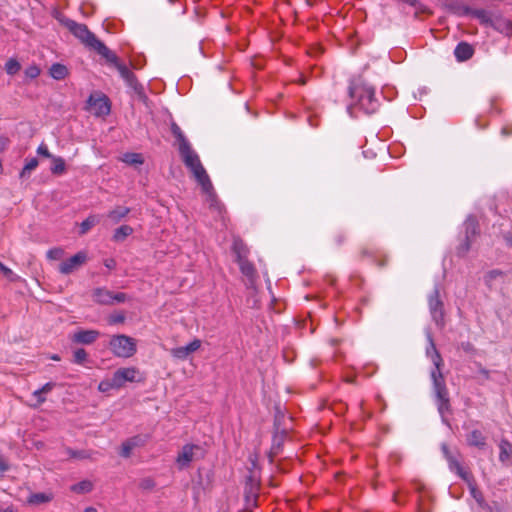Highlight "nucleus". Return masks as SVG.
<instances>
[{"label": "nucleus", "mask_w": 512, "mask_h": 512, "mask_svg": "<svg viewBox=\"0 0 512 512\" xmlns=\"http://www.w3.org/2000/svg\"><path fill=\"white\" fill-rule=\"evenodd\" d=\"M63 254H64L63 249L53 248V249L48 250L47 257L52 260H59L62 258Z\"/></svg>", "instance_id": "47"}, {"label": "nucleus", "mask_w": 512, "mask_h": 512, "mask_svg": "<svg viewBox=\"0 0 512 512\" xmlns=\"http://www.w3.org/2000/svg\"><path fill=\"white\" fill-rule=\"evenodd\" d=\"M503 277H504L503 271H501L499 269L490 270L484 275V282L491 289V288H493L495 281L499 278L502 279Z\"/></svg>", "instance_id": "29"}, {"label": "nucleus", "mask_w": 512, "mask_h": 512, "mask_svg": "<svg viewBox=\"0 0 512 512\" xmlns=\"http://www.w3.org/2000/svg\"><path fill=\"white\" fill-rule=\"evenodd\" d=\"M52 174L55 175H61L66 170L65 161L60 156H54L52 157V166L50 168Z\"/></svg>", "instance_id": "31"}, {"label": "nucleus", "mask_w": 512, "mask_h": 512, "mask_svg": "<svg viewBox=\"0 0 512 512\" xmlns=\"http://www.w3.org/2000/svg\"><path fill=\"white\" fill-rule=\"evenodd\" d=\"M92 489L93 483L89 480H83L71 486V491L78 494L89 493Z\"/></svg>", "instance_id": "32"}, {"label": "nucleus", "mask_w": 512, "mask_h": 512, "mask_svg": "<svg viewBox=\"0 0 512 512\" xmlns=\"http://www.w3.org/2000/svg\"><path fill=\"white\" fill-rule=\"evenodd\" d=\"M202 191L205 194V197H206L205 200L209 204V207L213 208V209H220L219 201H218L217 196L213 190V186L211 185V187L208 190H202Z\"/></svg>", "instance_id": "36"}, {"label": "nucleus", "mask_w": 512, "mask_h": 512, "mask_svg": "<svg viewBox=\"0 0 512 512\" xmlns=\"http://www.w3.org/2000/svg\"><path fill=\"white\" fill-rule=\"evenodd\" d=\"M84 512H97V510L94 507H87Z\"/></svg>", "instance_id": "60"}, {"label": "nucleus", "mask_w": 512, "mask_h": 512, "mask_svg": "<svg viewBox=\"0 0 512 512\" xmlns=\"http://www.w3.org/2000/svg\"><path fill=\"white\" fill-rule=\"evenodd\" d=\"M507 246L512 247V232L505 233L503 236Z\"/></svg>", "instance_id": "56"}, {"label": "nucleus", "mask_w": 512, "mask_h": 512, "mask_svg": "<svg viewBox=\"0 0 512 512\" xmlns=\"http://www.w3.org/2000/svg\"><path fill=\"white\" fill-rule=\"evenodd\" d=\"M1 512H13V510H12V509H10V508H7V509H5V510H1Z\"/></svg>", "instance_id": "62"}, {"label": "nucleus", "mask_w": 512, "mask_h": 512, "mask_svg": "<svg viewBox=\"0 0 512 512\" xmlns=\"http://www.w3.org/2000/svg\"><path fill=\"white\" fill-rule=\"evenodd\" d=\"M53 499V495L51 493L46 492H38V493H32L27 498V502L30 505H40L43 503H48Z\"/></svg>", "instance_id": "21"}, {"label": "nucleus", "mask_w": 512, "mask_h": 512, "mask_svg": "<svg viewBox=\"0 0 512 512\" xmlns=\"http://www.w3.org/2000/svg\"><path fill=\"white\" fill-rule=\"evenodd\" d=\"M125 321V314L123 312L112 313L108 317V323L110 325L120 324Z\"/></svg>", "instance_id": "43"}, {"label": "nucleus", "mask_w": 512, "mask_h": 512, "mask_svg": "<svg viewBox=\"0 0 512 512\" xmlns=\"http://www.w3.org/2000/svg\"><path fill=\"white\" fill-rule=\"evenodd\" d=\"M171 131L177 140L179 150L184 147L183 145H190L186 140L185 136L183 135L180 127L174 122L171 125Z\"/></svg>", "instance_id": "35"}, {"label": "nucleus", "mask_w": 512, "mask_h": 512, "mask_svg": "<svg viewBox=\"0 0 512 512\" xmlns=\"http://www.w3.org/2000/svg\"><path fill=\"white\" fill-rule=\"evenodd\" d=\"M105 266L107 268H112L114 266V261L113 260L106 261Z\"/></svg>", "instance_id": "59"}, {"label": "nucleus", "mask_w": 512, "mask_h": 512, "mask_svg": "<svg viewBox=\"0 0 512 512\" xmlns=\"http://www.w3.org/2000/svg\"><path fill=\"white\" fill-rule=\"evenodd\" d=\"M0 271L4 274L6 278H8L10 281H16L18 279V276L7 266H5L3 263L0 264Z\"/></svg>", "instance_id": "46"}, {"label": "nucleus", "mask_w": 512, "mask_h": 512, "mask_svg": "<svg viewBox=\"0 0 512 512\" xmlns=\"http://www.w3.org/2000/svg\"><path fill=\"white\" fill-rule=\"evenodd\" d=\"M133 451V447L129 444V442L126 440L122 443L120 455L124 458L130 457L131 453Z\"/></svg>", "instance_id": "49"}, {"label": "nucleus", "mask_w": 512, "mask_h": 512, "mask_svg": "<svg viewBox=\"0 0 512 512\" xmlns=\"http://www.w3.org/2000/svg\"><path fill=\"white\" fill-rule=\"evenodd\" d=\"M232 250L236 255V261H239L241 258H247L248 249L241 239H234Z\"/></svg>", "instance_id": "24"}, {"label": "nucleus", "mask_w": 512, "mask_h": 512, "mask_svg": "<svg viewBox=\"0 0 512 512\" xmlns=\"http://www.w3.org/2000/svg\"><path fill=\"white\" fill-rule=\"evenodd\" d=\"M99 336L100 332L97 330L80 329L71 336V341L77 344L90 345L94 343Z\"/></svg>", "instance_id": "10"}, {"label": "nucleus", "mask_w": 512, "mask_h": 512, "mask_svg": "<svg viewBox=\"0 0 512 512\" xmlns=\"http://www.w3.org/2000/svg\"><path fill=\"white\" fill-rule=\"evenodd\" d=\"M57 20L61 25L66 27L74 37H76L86 48L96 51L107 62H115L116 54L112 52L94 33H92L87 25L78 23L63 15H59Z\"/></svg>", "instance_id": "2"}, {"label": "nucleus", "mask_w": 512, "mask_h": 512, "mask_svg": "<svg viewBox=\"0 0 512 512\" xmlns=\"http://www.w3.org/2000/svg\"><path fill=\"white\" fill-rule=\"evenodd\" d=\"M55 386L53 382H47L41 388H39V392H43L44 394L49 393Z\"/></svg>", "instance_id": "52"}, {"label": "nucleus", "mask_w": 512, "mask_h": 512, "mask_svg": "<svg viewBox=\"0 0 512 512\" xmlns=\"http://www.w3.org/2000/svg\"><path fill=\"white\" fill-rule=\"evenodd\" d=\"M140 486L143 489H150L154 486V482L150 478H146L141 481Z\"/></svg>", "instance_id": "53"}, {"label": "nucleus", "mask_w": 512, "mask_h": 512, "mask_svg": "<svg viewBox=\"0 0 512 512\" xmlns=\"http://www.w3.org/2000/svg\"><path fill=\"white\" fill-rule=\"evenodd\" d=\"M112 294V291L104 287H99L93 290L92 298L94 302L100 305H112Z\"/></svg>", "instance_id": "15"}, {"label": "nucleus", "mask_w": 512, "mask_h": 512, "mask_svg": "<svg viewBox=\"0 0 512 512\" xmlns=\"http://www.w3.org/2000/svg\"><path fill=\"white\" fill-rule=\"evenodd\" d=\"M37 153L39 155H42L46 158H51L54 157L48 150L47 146L45 144H40L37 148Z\"/></svg>", "instance_id": "50"}, {"label": "nucleus", "mask_w": 512, "mask_h": 512, "mask_svg": "<svg viewBox=\"0 0 512 512\" xmlns=\"http://www.w3.org/2000/svg\"><path fill=\"white\" fill-rule=\"evenodd\" d=\"M51 359L55 360V361H59L60 357L57 354H54V355L51 356Z\"/></svg>", "instance_id": "61"}, {"label": "nucleus", "mask_w": 512, "mask_h": 512, "mask_svg": "<svg viewBox=\"0 0 512 512\" xmlns=\"http://www.w3.org/2000/svg\"><path fill=\"white\" fill-rule=\"evenodd\" d=\"M9 140L5 136H0V151L7 148Z\"/></svg>", "instance_id": "55"}, {"label": "nucleus", "mask_w": 512, "mask_h": 512, "mask_svg": "<svg viewBox=\"0 0 512 512\" xmlns=\"http://www.w3.org/2000/svg\"><path fill=\"white\" fill-rule=\"evenodd\" d=\"M349 94L355 105L367 114L376 112L379 108V101L375 98L374 89L363 83H352L349 87Z\"/></svg>", "instance_id": "3"}, {"label": "nucleus", "mask_w": 512, "mask_h": 512, "mask_svg": "<svg viewBox=\"0 0 512 512\" xmlns=\"http://www.w3.org/2000/svg\"><path fill=\"white\" fill-rule=\"evenodd\" d=\"M49 75L55 80H63L68 75V69L61 63H54L49 69Z\"/></svg>", "instance_id": "22"}, {"label": "nucleus", "mask_w": 512, "mask_h": 512, "mask_svg": "<svg viewBox=\"0 0 512 512\" xmlns=\"http://www.w3.org/2000/svg\"><path fill=\"white\" fill-rule=\"evenodd\" d=\"M500 454L499 459L501 462L506 463L512 456V444L507 440H502L499 445Z\"/></svg>", "instance_id": "25"}, {"label": "nucleus", "mask_w": 512, "mask_h": 512, "mask_svg": "<svg viewBox=\"0 0 512 512\" xmlns=\"http://www.w3.org/2000/svg\"><path fill=\"white\" fill-rule=\"evenodd\" d=\"M65 453L69 458L77 459V460H84L91 458V452L88 450H75L72 448H66Z\"/></svg>", "instance_id": "33"}, {"label": "nucleus", "mask_w": 512, "mask_h": 512, "mask_svg": "<svg viewBox=\"0 0 512 512\" xmlns=\"http://www.w3.org/2000/svg\"><path fill=\"white\" fill-rule=\"evenodd\" d=\"M100 222V217L98 215H90L85 220H83L80 224L79 234H86L93 226Z\"/></svg>", "instance_id": "26"}, {"label": "nucleus", "mask_w": 512, "mask_h": 512, "mask_svg": "<svg viewBox=\"0 0 512 512\" xmlns=\"http://www.w3.org/2000/svg\"><path fill=\"white\" fill-rule=\"evenodd\" d=\"M87 260V254L84 251H80L73 255L72 257L68 258L67 260L63 261L59 267L58 270L61 274L69 275L73 273L75 270L80 268Z\"/></svg>", "instance_id": "8"}, {"label": "nucleus", "mask_w": 512, "mask_h": 512, "mask_svg": "<svg viewBox=\"0 0 512 512\" xmlns=\"http://www.w3.org/2000/svg\"><path fill=\"white\" fill-rule=\"evenodd\" d=\"M121 160L128 165H140L143 163V157L140 153L127 152L123 154Z\"/></svg>", "instance_id": "34"}, {"label": "nucleus", "mask_w": 512, "mask_h": 512, "mask_svg": "<svg viewBox=\"0 0 512 512\" xmlns=\"http://www.w3.org/2000/svg\"><path fill=\"white\" fill-rule=\"evenodd\" d=\"M471 242H472V240H470V238L465 237L464 242L462 244H460L459 247L457 248V254L459 256L466 255V253L470 250Z\"/></svg>", "instance_id": "45"}, {"label": "nucleus", "mask_w": 512, "mask_h": 512, "mask_svg": "<svg viewBox=\"0 0 512 512\" xmlns=\"http://www.w3.org/2000/svg\"><path fill=\"white\" fill-rule=\"evenodd\" d=\"M184 147L179 150L182 160L186 167L192 171L198 166H201V162L197 153L191 148L190 145H183Z\"/></svg>", "instance_id": "9"}, {"label": "nucleus", "mask_w": 512, "mask_h": 512, "mask_svg": "<svg viewBox=\"0 0 512 512\" xmlns=\"http://www.w3.org/2000/svg\"><path fill=\"white\" fill-rule=\"evenodd\" d=\"M43 395H44V393L39 392V389H37L33 392V396L37 398L38 403H43L46 400Z\"/></svg>", "instance_id": "54"}, {"label": "nucleus", "mask_w": 512, "mask_h": 512, "mask_svg": "<svg viewBox=\"0 0 512 512\" xmlns=\"http://www.w3.org/2000/svg\"><path fill=\"white\" fill-rule=\"evenodd\" d=\"M203 456L202 449L197 445H185L176 457V464L183 469L189 464Z\"/></svg>", "instance_id": "7"}, {"label": "nucleus", "mask_w": 512, "mask_h": 512, "mask_svg": "<svg viewBox=\"0 0 512 512\" xmlns=\"http://www.w3.org/2000/svg\"><path fill=\"white\" fill-rule=\"evenodd\" d=\"M489 27H492L504 34H509L511 32V22L497 14H493Z\"/></svg>", "instance_id": "17"}, {"label": "nucleus", "mask_w": 512, "mask_h": 512, "mask_svg": "<svg viewBox=\"0 0 512 512\" xmlns=\"http://www.w3.org/2000/svg\"><path fill=\"white\" fill-rule=\"evenodd\" d=\"M112 389H119V386L114 384L113 376L110 379L102 380L98 385V390L103 393L109 392Z\"/></svg>", "instance_id": "40"}, {"label": "nucleus", "mask_w": 512, "mask_h": 512, "mask_svg": "<svg viewBox=\"0 0 512 512\" xmlns=\"http://www.w3.org/2000/svg\"><path fill=\"white\" fill-rule=\"evenodd\" d=\"M478 233V223L473 217L467 218L465 221V236L472 240Z\"/></svg>", "instance_id": "30"}, {"label": "nucleus", "mask_w": 512, "mask_h": 512, "mask_svg": "<svg viewBox=\"0 0 512 512\" xmlns=\"http://www.w3.org/2000/svg\"><path fill=\"white\" fill-rule=\"evenodd\" d=\"M442 451L449 464L450 470L456 472L461 478L466 479V472L463 470L457 457L449 451L446 444L442 445Z\"/></svg>", "instance_id": "13"}, {"label": "nucleus", "mask_w": 512, "mask_h": 512, "mask_svg": "<svg viewBox=\"0 0 512 512\" xmlns=\"http://www.w3.org/2000/svg\"><path fill=\"white\" fill-rule=\"evenodd\" d=\"M109 63L115 65L120 76L123 78V80L127 83L128 86H130L132 88H136L137 80H136L135 75L126 65H124L118 61L117 56H116L115 62H109Z\"/></svg>", "instance_id": "14"}, {"label": "nucleus", "mask_w": 512, "mask_h": 512, "mask_svg": "<svg viewBox=\"0 0 512 512\" xmlns=\"http://www.w3.org/2000/svg\"><path fill=\"white\" fill-rule=\"evenodd\" d=\"M428 307L430 311V315L435 325L443 329L445 326V312H444V303L440 299V291L439 287L436 285L433 291L428 296Z\"/></svg>", "instance_id": "5"}, {"label": "nucleus", "mask_w": 512, "mask_h": 512, "mask_svg": "<svg viewBox=\"0 0 512 512\" xmlns=\"http://www.w3.org/2000/svg\"><path fill=\"white\" fill-rule=\"evenodd\" d=\"M137 373L138 371L134 367L120 368L116 370L113 374L114 384L118 385L120 388L126 382H133L135 381Z\"/></svg>", "instance_id": "11"}, {"label": "nucleus", "mask_w": 512, "mask_h": 512, "mask_svg": "<svg viewBox=\"0 0 512 512\" xmlns=\"http://www.w3.org/2000/svg\"><path fill=\"white\" fill-rule=\"evenodd\" d=\"M20 68V63L14 58H10L5 64V70L8 75H15Z\"/></svg>", "instance_id": "41"}, {"label": "nucleus", "mask_w": 512, "mask_h": 512, "mask_svg": "<svg viewBox=\"0 0 512 512\" xmlns=\"http://www.w3.org/2000/svg\"><path fill=\"white\" fill-rule=\"evenodd\" d=\"M9 469L6 459L0 454V475Z\"/></svg>", "instance_id": "51"}, {"label": "nucleus", "mask_w": 512, "mask_h": 512, "mask_svg": "<svg viewBox=\"0 0 512 512\" xmlns=\"http://www.w3.org/2000/svg\"><path fill=\"white\" fill-rule=\"evenodd\" d=\"M129 300V296L123 292H117L112 294V305L116 303H124Z\"/></svg>", "instance_id": "48"}, {"label": "nucleus", "mask_w": 512, "mask_h": 512, "mask_svg": "<svg viewBox=\"0 0 512 512\" xmlns=\"http://www.w3.org/2000/svg\"><path fill=\"white\" fill-rule=\"evenodd\" d=\"M450 9L453 13L459 15V16H464V15H471L472 13V8L468 7L467 5H464L462 3H453L450 5Z\"/></svg>", "instance_id": "38"}, {"label": "nucleus", "mask_w": 512, "mask_h": 512, "mask_svg": "<svg viewBox=\"0 0 512 512\" xmlns=\"http://www.w3.org/2000/svg\"><path fill=\"white\" fill-rule=\"evenodd\" d=\"M88 358V354L83 348H78L73 352L72 362L77 365H83Z\"/></svg>", "instance_id": "39"}, {"label": "nucleus", "mask_w": 512, "mask_h": 512, "mask_svg": "<svg viewBox=\"0 0 512 512\" xmlns=\"http://www.w3.org/2000/svg\"><path fill=\"white\" fill-rule=\"evenodd\" d=\"M198 476H199V479H200L199 487H197V486H194V487H193V489L195 490V494H197V495L199 494L200 489H204V487L202 486V478H203V477H202V473H199V475H198Z\"/></svg>", "instance_id": "57"}, {"label": "nucleus", "mask_w": 512, "mask_h": 512, "mask_svg": "<svg viewBox=\"0 0 512 512\" xmlns=\"http://www.w3.org/2000/svg\"><path fill=\"white\" fill-rule=\"evenodd\" d=\"M109 347L112 353L120 358H130L137 351L136 340L124 334L112 336Z\"/></svg>", "instance_id": "4"}, {"label": "nucleus", "mask_w": 512, "mask_h": 512, "mask_svg": "<svg viewBox=\"0 0 512 512\" xmlns=\"http://www.w3.org/2000/svg\"><path fill=\"white\" fill-rule=\"evenodd\" d=\"M467 442L471 446H475L478 448H484L486 445V438L479 430H472L467 435Z\"/></svg>", "instance_id": "20"}, {"label": "nucleus", "mask_w": 512, "mask_h": 512, "mask_svg": "<svg viewBox=\"0 0 512 512\" xmlns=\"http://www.w3.org/2000/svg\"><path fill=\"white\" fill-rule=\"evenodd\" d=\"M86 109L96 117H105L111 111L109 98L103 93H93L87 99Z\"/></svg>", "instance_id": "6"}, {"label": "nucleus", "mask_w": 512, "mask_h": 512, "mask_svg": "<svg viewBox=\"0 0 512 512\" xmlns=\"http://www.w3.org/2000/svg\"><path fill=\"white\" fill-rule=\"evenodd\" d=\"M132 233H133L132 227H130L129 225H122L114 231L112 238L115 242H122L128 236H130Z\"/></svg>", "instance_id": "28"}, {"label": "nucleus", "mask_w": 512, "mask_h": 512, "mask_svg": "<svg viewBox=\"0 0 512 512\" xmlns=\"http://www.w3.org/2000/svg\"><path fill=\"white\" fill-rule=\"evenodd\" d=\"M473 54L474 48L467 42H460L454 50V55L459 62L469 60Z\"/></svg>", "instance_id": "16"}, {"label": "nucleus", "mask_w": 512, "mask_h": 512, "mask_svg": "<svg viewBox=\"0 0 512 512\" xmlns=\"http://www.w3.org/2000/svg\"><path fill=\"white\" fill-rule=\"evenodd\" d=\"M462 348L468 352L473 349V346L469 342H467V343H462Z\"/></svg>", "instance_id": "58"}, {"label": "nucleus", "mask_w": 512, "mask_h": 512, "mask_svg": "<svg viewBox=\"0 0 512 512\" xmlns=\"http://www.w3.org/2000/svg\"><path fill=\"white\" fill-rule=\"evenodd\" d=\"M130 209L128 207L118 206L115 209L108 212L107 217L113 222L118 223L124 217L128 215Z\"/></svg>", "instance_id": "23"}, {"label": "nucleus", "mask_w": 512, "mask_h": 512, "mask_svg": "<svg viewBox=\"0 0 512 512\" xmlns=\"http://www.w3.org/2000/svg\"><path fill=\"white\" fill-rule=\"evenodd\" d=\"M40 68L37 65H30L25 69V76L30 79H35L40 75Z\"/></svg>", "instance_id": "44"}, {"label": "nucleus", "mask_w": 512, "mask_h": 512, "mask_svg": "<svg viewBox=\"0 0 512 512\" xmlns=\"http://www.w3.org/2000/svg\"><path fill=\"white\" fill-rule=\"evenodd\" d=\"M39 162L36 157H32L29 160L26 161L23 169L20 172V178L24 179L26 177H29L31 171H33L37 166Z\"/></svg>", "instance_id": "37"}, {"label": "nucleus", "mask_w": 512, "mask_h": 512, "mask_svg": "<svg viewBox=\"0 0 512 512\" xmlns=\"http://www.w3.org/2000/svg\"><path fill=\"white\" fill-rule=\"evenodd\" d=\"M201 346V341L199 339H195L189 344L181 347H177L171 350L172 355L178 359H186L190 354L197 351Z\"/></svg>", "instance_id": "12"}, {"label": "nucleus", "mask_w": 512, "mask_h": 512, "mask_svg": "<svg viewBox=\"0 0 512 512\" xmlns=\"http://www.w3.org/2000/svg\"><path fill=\"white\" fill-rule=\"evenodd\" d=\"M191 173L193 174L196 181L200 184L202 190H208L211 187L210 178L202 165L192 170Z\"/></svg>", "instance_id": "18"}, {"label": "nucleus", "mask_w": 512, "mask_h": 512, "mask_svg": "<svg viewBox=\"0 0 512 512\" xmlns=\"http://www.w3.org/2000/svg\"><path fill=\"white\" fill-rule=\"evenodd\" d=\"M471 16L477 18L482 25L489 27L493 14L484 9H473Z\"/></svg>", "instance_id": "27"}, {"label": "nucleus", "mask_w": 512, "mask_h": 512, "mask_svg": "<svg viewBox=\"0 0 512 512\" xmlns=\"http://www.w3.org/2000/svg\"><path fill=\"white\" fill-rule=\"evenodd\" d=\"M147 439H148L147 435H136V436H133V437L127 439V441L133 447V449H135L137 447L145 445V443L147 442Z\"/></svg>", "instance_id": "42"}, {"label": "nucleus", "mask_w": 512, "mask_h": 512, "mask_svg": "<svg viewBox=\"0 0 512 512\" xmlns=\"http://www.w3.org/2000/svg\"><path fill=\"white\" fill-rule=\"evenodd\" d=\"M428 346L426 348V355L432 361L434 367L430 372L432 380L433 393L435 396L438 412L442 421L448 424L446 414L451 411V404L449 399L448 389L446 387L445 378L441 371L443 366V359L437 350L432 335L427 333Z\"/></svg>", "instance_id": "1"}, {"label": "nucleus", "mask_w": 512, "mask_h": 512, "mask_svg": "<svg viewBox=\"0 0 512 512\" xmlns=\"http://www.w3.org/2000/svg\"><path fill=\"white\" fill-rule=\"evenodd\" d=\"M239 265L241 273L246 276L250 282H253L256 278V269L254 265L248 261V259L241 258L239 261H236Z\"/></svg>", "instance_id": "19"}]
</instances>
